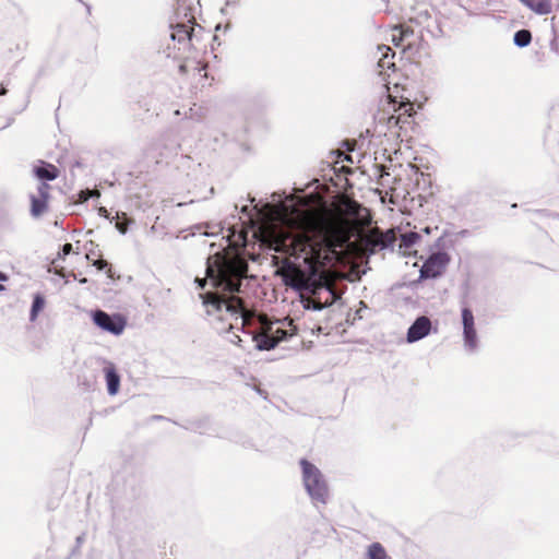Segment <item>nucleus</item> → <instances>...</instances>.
<instances>
[{
	"instance_id": "obj_1",
	"label": "nucleus",
	"mask_w": 559,
	"mask_h": 559,
	"mask_svg": "<svg viewBox=\"0 0 559 559\" xmlns=\"http://www.w3.org/2000/svg\"><path fill=\"white\" fill-rule=\"evenodd\" d=\"M348 225L342 217L323 216L308 231L296 233L284 243L285 251L296 260L301 259L308 272L286 259L281 267L283 282L297 290L316 294L319 288V269L340 258V249L349 243Z\"/></svg>"
},
{
	"instance_id": "obj_2",
	"label": "nucleus",
	"mask_w": 559,
	"mask_h": 559,
	"mask_svg": "<svg viewBox=\"0 0 559 559\" xmlns=\"http://www.w3.org/2000/svg\"><path fill=\"white\" fill-rule=\"evenodd\" d=\"M248 264L238 254L229 251H215L206 259V278H195L200 288H204L206 280L224 292H240L247 276Z\"/></svg>"
},
{
	"instance_id": "obj_3",
	"label": "nucleus",
	"mask_w": 559,
	"mask_h": 559,
	"mask_svg": "<svg viewBox=\"0 0 559 559\" xmlns=\"http://www.w3.org/2000/svg\"><path fill=\"white\" fill-rule=\"evenodd\" d=\"M383 108L376 116L379 123L386 126L388 130L395 132L405 129L411 123L413 104L411 102L397 103L391 96H388Z\"/></svg>"
},
{
	"instance_id": "obj_4",
	"label": "nucleus",
	"mask_w": 559,
	"mask_h": 559,
	"mask_svg": "<svg viewBox=\"0 0 559 559\" xmlns=\"http://www.w3.org/2000/svg\"><path fill=\"white\" fill-rule=\"evenodd\" d=\"M302 483L312 501L325 504L329 499V487L321 471L311 462L301 459Z\"/></svg>"
},
{
	"instance_id": "obj_5",
	"label": "nucleus",
	"mask_w": 559,
	"mask_h": 559,
	"mask_svg": "<svg viewBox=\"0 0 559 559\" xmlns=\"http://www.w3.org/2000/svg\"><path fill=\"white\" fill-rule=\"evenodd\" d=\"M200 296L203 299V305L206 307L209 314H212L213 312H221L224 309L230 314L240 313V316L243 317L241 302L236 297H233L230 300H225L212 293L201 294Z\"/></svg>"
},
{
	"instance_id": "obj_6",
	"label": "nucleus",
	"mask_w": 559,
	"mask_h": 559,
	"mask_svg": "<svg viewBox=\"0 0 559 559\" xmlns=\"http://www.w3.org/2000/svg\"><path fill=\"white\" fill-rule=\"evenodd\" d=\"M450 257L444 251L432 253L423 264L419 271V280L436 278L447 269Z\"/></svg>"
},
{
	"instance_id": "obj_7",
	"label": "nucleus",
	"mask_w": 559,
	"mask_h": 559,
	"mask_svg": "<svg viewBox=\"0 0 559 559\" xmlns=\"http://www.w3.org/2000/svg\"><path fill=\"white\" fill-rule=\"evenodd\" d=\"M290 334L280 326L276 329L273 325L267 326L263 333L252 335V341L255 342L258 350H270L277 346L281 341L287 340Z\"/></svg>"
},
{
	"instance_id": "obj_8",
	"label": "nucleus",
	"mask_w": 559,
	"mask_h": 559,
	"mask_svg": "<svg viewBox=\"0 0 559 559\" xmlns=\"http://www.w3.org/2000/svg\"><path fill=\"white\" fill-rule=\"evenodd\" d=\"M93 322L103 331L114 335H120L126 328V320L120 314H109L103 310L93 312Z\"/></svg>"
},
{
	"instance_id": "obj_9",
	"label": "nucleus",
	"mask_w": 559,
	"mask_h": 559,
	"mask_svg": "<svg viewBox=\"0 0 559 559\" xmlns=\"http://www.w3.org/2000/svg\"><path fill=\"white\" fill-rule=\"evenodd\" d=\"M463 324L464 347L468 352H475L478 348L477 332L475 329V319L473 311L468 307H463L461 311Z\"/></svg>"
},
{
	"instance_id": "obj_10",
	"label": "nucleus",
	"mask_w": 559,
	"mask_h": 559,
	"mask_svg": "<svg viewBox=\"0 0 559 559\" xmlns=\"http://www.w3.org/2000/svg\"><path fill=\"white\" fill-rule=\"evenodd\" d=\"M50 186L40 182L37 188V194L31 195V215L33 217L41 216L48 210Z\"/></svg>"
},
{
	"instance_id": "obj_11",
	"label": "nucleus",
	"mask_w": 559,
	"mask_h": 559,
	"mask_svg": "<svg viewBox=\"0 0 559 559\" xmlns=\"http://www.w3.org/2000/svg\"><path fill=\"white\" fill-rule=\"evenodd\" d=\"M395 241V233L392 229L385 233H378L377 235H370L365 239V246L370 253H374L378 249L383 250L393 246Z\"/></svg>"
},
{
	"instance_id": "obj_12",
	"label": "nucleus",
	"mask_w": 559,
	"mask_h": 559,
	"mask_svg": "<svg viewBox=\"0 0 559 559\" xmlns=\"http://www.w3.org/2000/svg\"><path fill=\"white\" fill-rule=\"evenodd\" d=\"M431 330V321L428 317H418L408 328L406 340L408 343H415L426 337Z\"/></svg>"
},
{
	"instance_id": "obj_13",
	"label": "nucleus",
	"mask_w": 559,
	"mask_h": 559,
	"mask_svg": "<svg viewBox=\"0 0 559 559\" xmlns=\"http://www.w3.org/2000/svg\"><path fill=\"white\" fill-rule=\"evenodd\" d=\"M183 17L187 19V23L181 22L174 25L173 33L170 35L173 40H177L180 44L191 41L193 34V26L191 23L194 20V15L192 13L185 12Z\"/></svg>"
},
{
	"instance_id": "obj_14",
	"label": "nucleus",
	"mask_w": 559,
	"mask_h": 559,
	"mask_svg": "<svg viewBox=\"0 0 559 559\" xmlns=\"http://www.w3.org/2000/svg\"><path fill=\"white\" fill-rule=\"evenodd\" d=\"M104 373L109 395H116L120 386V376L117 372L115 365L110 361H105Z\"/></svg>"
},
{
	"instance_id": "obj_15",
	"label": "nucleus",
	"mask_w": 559,
	"mask_h": 559,
	"mask_svg": "<svg viewBox=\"0 0 559 559\" xmlns=\"http://www.w3.org/2000/svg\"><path fill=\"white\" fill-rule=\"evenodd\" d=\"M381 51V58L378 61V68L380 69V74H384L388 70H394L395 64L393 62V58L395 56L394 51L388 47H379Z\"/></svg>"
},
{
	"instance_id": "obj_16",
	"label": "nucleus",
	"mask_w": 559,
	"mask_h": 559,
	"mask_svg": "<svg viewBox=\"0 0 559 559\" xmlns=\"http://www.w3.org/2000/svg\"><path fill=\"white\" fill-rule=\"evenodd\" d=\"M523 4L538 14H548L551 12L549 0H520Z\"/></svg>"
},
{
	"instance_id": "obj_17",
	"label": "nucleus",
	"mask_w": 559,
	"mask_h": 559,
	"mask_svg": "<svg viewBox=\"0 0 559 559\" xmlns=\"http://www.w3.org/2000/svg\"><path fill=\"white\" fill-rule=\"evenodd\" d=\"M35 175L39 179L51 181L58 177V169L51 164H43L41 166L35 168Z\"/></svg>"
},
{
	"instance_id": "obj_18",
	"label": "nucleus",
	"mask_w": 559,
	"mask_h": 559,
	"mask_svg": "<svg viewBox=\"0 0 559 559\" xmlns=\"http://www.w3.org/2000/svg\"><path fill=\"white\" fill-rule=\"evenodd\" d=\"M368 559H386L388 555L384 547L380 543H372L367 550Z\"/></svg>"
},
{
	"instance_id": "obj_19",
	"label": "nucleus",
	"mask_w": 559,
	"mask_h": 559,
	"mask_svg": "<svg viewBox=\"0 0 559 559\" xmlns=\"http://www.w3.org/2000/svg\"><path fill=\"white\" fill-rule=\"evenodd\" d=\"M532 40V34L528 29H520L514 34L513 41L514 45L524 48L530 45Z\"/></svg>"
},
{
	"instance_id": "obj_20",
	"label": "nucleus",
	"mask_w": 559,
	"mask_h": 559,
	"mask_svg": "<svg viewBox=\"0 0 559 559\" xmlns=\"http://www.w3.org/2000/svg\"><path fill=\"white\" fill-rule=\"evenodd\" d=\"M44 306H45L44 297L39 294L35 295L34 299H33L31 312H29V321L34 322L37 319L38 313H39V311L43 310Z\"/></svg>"
},
{
	"instance_id": "obj_21",
	"label": "nucleus",
	"mask_w": 559,
	"mask_h": 559,
	"mask_svg": "<svg viewBox=\"0 0 559 559\" xmlns=\"http://www.w3.org/2000/svg\"><path fill=\"white\" fill-rule=\"evenodd\" d=\"M420 239V235L416 231H407L401 235L400 248L408 249Z\"/></svg>"
},
{
	"instance_id": "obj_22",
	"label": "nucleus",
	"mask_w": 559,
	"mask_h": 559,
	"mask_svg": "<svg viewBox=\"0 0 559 559\" xmlns=\"http://www.w3.org/2000/svg\"><path fill=\"white\" fill-rule=\"evenodd\" d=\"M252 211H254L255 213L259 212L257 206H254L252 210H249V207L247 205H243L241 207V212L247 214L249 219H252V214H251Z\"/></svg>"
},
{
	"instance_id": "obj_23",
	"label": "nucleus",
	"mask_w": 559,
	"mask_h": 559,
	"mask_svg": "<svg viewBox=\"0 0 559 559\" xmlns=\"http://www.w3.org/2000/svg\"><path fill=\"white\" fill-rule=\"evenodd\" d=\"M229 341L233 343V344H236L238 346H241V342L242 340L240 338V336L238 334H235V333H231V335L229 336Z\"/></svg>"
},
{
	"instance_id": "obj_24",
	"label": "nucleus",
	"mask_w": 559,
	"mask_h": 559,
	"mask_svg": "<svg viewBox=\"0 0 559 559\" xmlns=\"http://www.w3.org/2000/svg\"><path fill=\"white\" fill-rule=\"evenodd\" d=\"M94 265L98 269V270H103L105 269L107 265H108V262L105 261V260H97L94 262Z\"/></svg>"
},
{
	"instance_id": "obj_25",
	"label": "nucleus",
	"mask_w": 559,
	"mask_h": 559,
	"mask_svg": "<svg viewBox=\"0 0 559 559\" xmlns=\"http://www.w3.org/2000/svg\"><path fill=\"white\" fill-rule=\"evenodd\" d=\"M61 250H62V254L63 255H68L72 251V245L71 243H66V245L62 246Z\"/></svg>"
},
{
	"instance_id": "obj_26",
	"label": "nucleus",
	"mask_w": 559,
	"mask_h": 559,
	"mask_svg": "<svg viewBox=\"0 0 559 559\" xmlns=\"http://www.w3.org/2000/svg\"><path fill=\"white\" fill-rule=\"evenodd\" d=\"M116 227L117 229L121 233V234H126L127 233V229H128V226L126 223H117L116 224Z\"/></svg>"
},
{
	"instance_id": "obj_27",
	"label": "nucleus",
	"mask_w": 559,
	"mask_h": 559,
	"mask_svg": "<svg viewBox=\"0 0 559 559\" xmlns=\"http://www.w3.org/2000/svg\"><path fill=\"white\" fill-rule=\"evenodd\" d=\"M99 214L104 217H108V212L105 207H100L99 209Z\"/></svg>"
},
{
	"instance_id": "obj_28",
	"label": "nucleus",
	"mask_w": 559,
	"mask_h": 559,
	"mask_svg": "<svg viewBox=\"0 0 559 559\" xmlns=\"http://www.w3.org/2000/svg\"><path fill=\"white\" fill-rule=\"evenodd\" d=\"M8 281V275L4 274L3 272H0V282H5Z\"/></svg>"
},
{
	"instance_id": "obj_29",
	"label": "nucleus",
	"mask_w": 559,
	"mask_h": 559,
	"mask_svg": "<svg viewBox=\"0 0 559 559\" xmlns=\"http://www.w3.org/2000/svg\"><path fill=\"white\" fill-rule=\"evenodd\" d=\"M83 540H84V536H83V535L78 536V537H76V544H78V546H81V544L83 543Z\"/></svg>"
},
{
	"instance_id": "obj_30",
	"label": "nucleus",
	"mask_w": 559,
	"mask_h": 559,
	"mask_svg": "<svg viewBox=\"0 0 559 559\" xmlns=\"http://www.w3.org/2000/svg\"><path fill=\"white\" fill-rule=\"evenodd\" d=\"M7 93V90L0 85V95H4Z\"/></svg>"
},
{
	"instance_id": "obj_31",
	"label": "nucleus",
	"mask_w": 559,
	"mask_h": 559,
	"mask_svg": "<svg viewBox=\"0 0 559 559\" xmlns=\"http://www.w3.org/2000/svg\"><path fill=\"white\" fill-rule=\"evenodd\" d=\"M321 308H322V307H321V305H319V306H313V309H316V310H321Z\"/></svg>"
},
{
	"instance_id": "obj_32",
	"label": "nucleus",
	"mask_w": 559,
	"mask_h": 559,
	"mask_svg": "<svg viewBox=\"0 0 559 559\" xmlns=\"http://www.w3.org/2000/svg\"><path fill=\"white\" fill-rule=\"evenodd\" d=\"M349 212H350V214H353V215L358 214L357 212H355V211H354V210H352V209L349 210Z\"/></svg>"
},
{
	"instance_id": "obj_33",
	"label": "nucleus",
	"mask_w": 559,
	"mask_h": 559,
	"mask_svg": "<svg viewBox=\"0 0 559 559\" xmlns=\"http://www.w3.org/2000/svg\"><path fill=\"white\" fill-rule=\"evenodd\" d=\"M352 206H353V207H359V205H358L356 202H354V203L352 204Z\"/></svg>"
},
{
	"instance_id": "obj_34",
	"label": "nucleus",
	"mask_w": 559,
	"mask_h": 559,
	"mask_svg": "<svg viewBox=\"0 0 559 559\" xmlns=\"http://www.w3.org/2000/svg\"><path fill=\"white\" fill-rule=\"evenodd\" d=\"M4 286L2 284H0V292L4 290Z\"/></svg>"
},
{
	"instance_id": "obj_35",
	"label": "nucleus",
	"mask_w": 559,
	"mask_h": 559,
	"mask_svg": "<svg viewBox=\"0 0 559 559\" xmlns=\"http://www.w3.org/2000/svg\"><path fill=\"white\" fill-rule=\"evenodd\" d=\"M180 71H185V66H180Z\"/></svg>"
}]
</instances>
